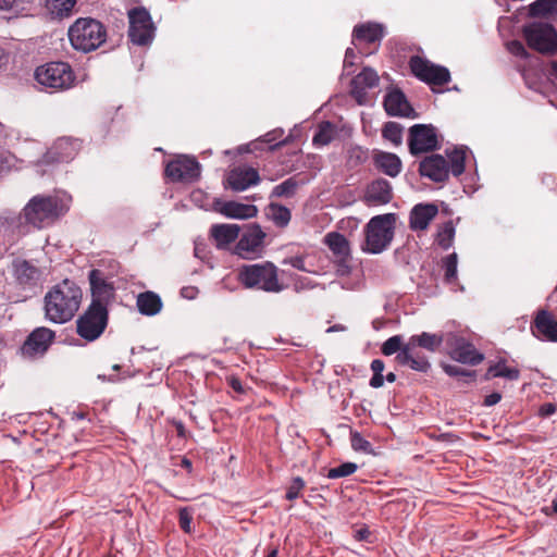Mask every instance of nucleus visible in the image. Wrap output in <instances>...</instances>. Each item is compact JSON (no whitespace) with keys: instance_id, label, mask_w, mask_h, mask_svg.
<instances>
[{"instance_id":"obj_1","label":"nucleus","mask_w":557,"mask_h":557,"mask_svg":"<svg viewBox=\"0 0 557 557\" xmlns=\"http://www.w3.org/2000/svg\"><path fill=\"white\" fill-rule=\"evenodd\" d=\"M83 293L78 285L70 280L57 284L45 296L46 318L54 323H65L77 312Z\"/></svg>"},{"instance_id":"obj_2","label":"nucleus","mask_w":557,"mask_h":557,"mask_svg":"<svg viewBox=\"0 0 557 557\" xmlns=\"http://www.w3.org/2000/svg\"><path fill=\"white\" fill-rule=\"evenodd\" d=\"M444 341L446 339L442 334L422 332L419 335H412L406 342V347L401 354L396 355L395 361L399 366L409 367L413 371L426 373L431 369V363L429 359L418 350V347L434 352Z\"/></svg>"},{"instance_id":"obj_3","label":"nucleus","mask_w":557,"mask_h":557,"mask_svg":"<svg viewBox=\"0 0 557 557\" xmlns=\"http://www.w3.org/2000/svg\"><path fill=\"white\" fill-rule=\"evenodd\" d=\"M396 221L395 213L379 214L371 218L363 228L362 251L372 255L385 251L394 239Z\"/></svg>"},{"instance_id":"obj_4","label":"nucleus","mask_w":557,"mask_h":557,"mask_svg":"<svg viewBox=\"0 0 557 557\" xmlns=\"http://www.w3.org/2000/svg\"><path fill=\"white\" fill-rule=\"evenodd\" d=\"M69 38L75 50L90 52L107 39L106 27L91 17H81L69 28Z\"/></svg>"},{"instance_id":"obj_5","label":"nucleus","mask_w":557,"mask_h":557,"mask_svg":"<svg viewBox=\"0 0 557 557\" xmlns=\"http://www.w3.org/2000/svg\"><path fill=\"white\" fill-rule=\"evenodd\" d=\"M69 210V206L55 196H35L25 206V220L36 227L54 222Z\"/></svg>"},{"instance_id":"obj_6","label":"nucleus","mask_w":557,"mask_h":557,"mask_svg":"<svg viewBox=\"0 0 557 557\" xmlns=\"http://www.w3.org/2000/svg\"><path fill=\"white\" fill-rule=\"evenodd\" d=\"M35 79L47 91L57 92L72 88L76 77L69 63L49 62L36 69Z\"/></svg>"},{"instance_id":"obj_7","label":"nucleus","mask_w":557,"mask_h":557,"mask_svg":"<svg viewBox=\"0 0 557 557\" xmlns=\"http://www.w3.org/2000/svg\"><path fill=\"white\" fill-rule=\"evenodd\" d=\"M238 280L247 288L278 290L276 267L269 261L243 265L238 272Z\"/></svg>"},{"instance_id":"obj_8","label":"nucleus","mask_w":557,"mask_h":557,"mask_svg":"<svg viewBox=\"0 0 557 557\" xmlns=\"http://www.w3.org/2000/svg\"><path fill=\"white\" fill-rule=\"evenodd\" d=\"M265 237L267 234L260 225L256 223L247 225L240 231L238 240L232 248V255L244 260L261 258L265 249Z\"/></svg>"},{"instance_id":"obj_9","label":"nucleus","mask_w":557,"mask_h":557,"mask_svg":"<svg viewBox=\"0 0 557 557\" xmlns=\"http://www.w3.org/2000/svg\"><path fill=\"white\" fill-rule=\"evenodd\" d=\"M108 309L103 304L91 302L87 310L76 321L77 334L92 342L99 338L108 325Z\"/></svg>"},{"instance_id":"obj_10","label":"nucleus","mask_w":557,"mask_h":557,"mask_svg":"<svg viewBox=\"0 0 557 557\" xmlns=\"http://www.w3.org/2000/svg\"><path fill=\"white\" fill-rule=\"evenodd\" d=\"M522 34L530 49L542 54L557 52V30L552 24L533 22L523 27Z\"/></svg>"},{"instance_id":"obj_11","label":"nucleus","mask_w":557,"mask_h":557,"mask_svg":"<svg viewBox=\"0 0 557 557\" xmlns=\"http://www.w3.org/2000/svg\"><path fill=\"white\" fill-rule=\"evenodd\" d=\"M409 67L418 79L433 87L444 86L450 81L448 69L436 65L420 55H412L410 58Z\"/></svg>"},{"instance_id":"obj_12","label":"nucleus","mask_w":557,"mask_h":557,"mask_svg":"<svg viewBox=\"0 0 557 557\" xmlns=\"http://www.w3.org/2000/svg\"><path fill=\"white\" fill-rule=\"evenodd\" d=\"M131 41L138 46L151 42L154 34V26L149 12L145 8H134L128 12Z\"/></svg>"},{"instance_id":"obj_13","label":"nucleus","mask_w":557,"mask_h":557,"mask_svg":"<svg viewBox=\"0 0 557 557\" xmlns=\"http://www.w3.org/2000/svg\"><path fill=\"white\" fill-rule=\"evenodd\" d=\"M408 147L412 156L440 149L436 128L431 124H416L409 128Z\"/></svg>"},{"instance_id":"obj_14","label":"nucleus","mask_w":557,"mask_h":557,"mask_svg":"<svg viewBox=\"0 0 557 557\" xmlns=\"http://www.w3.org/2000/svg\"><path fill=\"white\" fill-rule=\"evenodd\" d=\"M446 344L450 349V357L458 362L476 366L484 359V356L475 349L473 344L463 337L449 334Z\"/></svg>"},{"instance_id":"obj_15","label":"nucleus","mask_w":557,"mask_h":557,"mask_svg":"<svg viewBox=\"0 0 557 557\" xmlns=\"http://www.w3.org/2000/svg\"><path fill=\"white\" fill-rule=\"evenodd\" d=\"M165 175L175 182L195 181L200 176V164L195 158L181 157L166 164Z\"/></svg>"},{"instance_id":"obj_16","label":"nucleus","mask_w":557,"mask_h":557,"mask_svg":"<svg viewBox=\"0 0 557 557\" xmlns=\"http://www.w3.org/2000/svg\"><path fill=\"white\" fill-rule=\"evenodd\" d=\"M324 243L337 259V272L342 275L348 274L350 247L347 238L341 233L331 232L325 235Z\"/></svg>"},{"instance_id":"obj_17","label":"nucleus","mask_w":557,"mask_h":557,"mask_svg":"<svg viewBox=\"0 0 557 557\" xmlns=\"http://www.w3.org/2000/svg\"><path fill=\"white\" fill-rule=\"evenodd\" d=\"M54 336V332L48 327L35 329L22 346L23 354L28 357L42 356L52 344Z\"/></svg>"},{"instance_id":"obj_18","label":"nucleus","mask_w":557,"mask_h":557,"mask_svg":"<svg viewBox=\"0 0 557 557\" xmlns=\"http://www.w3.org/2000/svg\"><path fill=\"white\" fill-rule=\"evenodd\" d=\"M419 173L433 182L443 183L449 177L448 161L441 154L425 157L419 164Z\"/></svg>"},{"instance_id":"obj_19","label":"nucleus","mask_w":557,"mask_h":557,"mask_svg":"<svg viewBox=\"0 0 557 557\" xmlns=\"http://www.w3.org/2000/svg\"><path fill=\"white\" fill-rule=\"evenodd\" d=\"M240 231L237 224H213L209 234L218 249L232 252L233 244L238 240Z\"/></svg>"},{"instance_id":"obj_20","label":"nucleus","mask_w":557,"mask_h":557,"mask_svg":"<svg viewBox=\"0 0 557 557\" xmlns=\"http://www.w3.org/2000/svg\"><path fill=\"white\" fill-rule=\"evenodd\" d=\"M531 331L539 339L557 342V320L546 310L537 311L531 323Z\"/></svg>"},{"instance_id":"obj_21","label":"nucleus","mask_w":557,"mask_h":557,"mask_svg":"<svg viewBox=\"0 0 557 557\" xmlns=\"http://www.w3.org/2000/svg\"><path fill=\"white\" fill-rule=\"evenodd\" d=\"M259 182L258 169L252 166H237L231 170L226 177V185L235 191H243Z\"/></svg>"},{"instance_id":"obj_22","label":"nucleus","mask_w":557,"mask_h":557,"mask_svg":"<svg viewBox=\"0 0 557 557\" xmlns=\"http://www.w3.org/2000/svg\"><path fill=\"white\" fill-rule=\"evenodd\" d=\"M89 283L92 295L91 302L107 304L114 296V286L108 282L100 270L94 269L89 272Z\"/></svg>"},{"instance_id":"obj_23","label":"nucleus","mask_w":557,"mask_h":557,"mask_svg":"<svg viewBox=\"0 0 557 557\" xmlns=\"http://www.w3.org/2000/svg\"><path fill=\"white\" fill-rule=\"evenodd\" d=\"M77 149V140H73L71 138H59L46 152L44 161L46 163L69 162L75 157Z\"/></svg>"},{"instance_id":"obj_24","label":"nucleus","mask_w":557,"mask_h":557,"mask_svg":"<svg viewBox=\"0 0 557 557\" xmlns=\"http://www.w3.org/2000/svg\"><path fill=\"white\" fill-rule=\"evenodd\" d=\"M393 198L392 185L384 178L371 182L366 189L363 200L368 206H382Z\"/></svg>"},{"instance_id":"obj_25","label":"nucleus","mask_w":557,"mask_h":557,"mask_svg":"<svg viewBox=\"0 0 557 557\" xmlns=\"http://www.w3.org/2000/svg\"><path fill=\"white\" fill-rule=\"evenodd\" d=\"M384 108L386 113L392 116H416L414 110L399 89H395L385 96Z\"/></svg>"},{"instance_id":"obj_26","label":"nucleus","mask_w":557,"mask_h":557,"mask_svg":"<svg viewBox=\"0 0 557 557\" xmlns=\"http://www.w3.org/2000/svg\"><path fill=\"white\" fill-rule=\"evenodd\" d=\"M438 208L434 203L416 205L409 216V227L412 231L426 230L430 222L437 215Z\"/></svg>"},{"instance_id":"obj_27","label":"nucleus","mask_w":557,"mask_h":557,"mask_svg":"<svg viewBox=\"0 0 557 557\" xmlns=\"http://www.w3.org/2000/svg\"><path fill=\"white\" fill-rule=\"evenodd\" d=\"M377 84V73L370 67H364L351 81V95L357 99L359 103H362V99L367 96V89L373 88Z\"/></svg>"},{"instance_id":"obj_28","label":"nucleus","mask_w":557,"mask_h":557,"mask_svg":"<svg viewBox=\"0 0 557 557\" xmlns=\"http://www.w3.org/2000/svg\"><path fill=\"white\" fill-rule=\"evenodd\" d=\"M373 164L387 176L396 177L403 168L399 157L392 152L379 151L373 156Z\"/></svg>"},{"instance_id":"obj_29","label":"nucleus","mask_w":557,"mask_h":557,"mask_svg":"<svg viewBox=\"0 0 557 557\" xmlns=\"http://www.w3.org/2000/svg\"><path fill=\"white\" fill-rule=\"evenodd\" d=\"M384 36L383 27L374 23H366L355 26L352 30V39L367 42L375 44L380 42Z\"/></svg>"},{"instance_id":"obj_30","label":"nucleus","mask_w":557,"mask_h":557,"mask_svg":"<svg viewBox=\"0 0 557 557\" xmlns=\"http://www.w3.org/2000/svg\"><path fill=\"white\" fill-rule=\"evenodd\" d=\"M136 304L139 312L145 315H154L162 309L161 298L153 292L139 294Z\"/></svg>"},{"instance_id":"obj_31","label":"nucleus","mask_w":557,"mask_h":557,"mask_svg":"<svg viewBox=\"0 0 557 557\" xmlns=\"http://www.w3.org/2000/svg\"><path fill=\"white\" fill-rule=\"evenodd\" d=\"M253 205H246L236 201H227L221 208V213L232 219H249L257 214Z\"/></svg>"},{"instance_id":"obj_32","label":"nucleus","mask_w":557,"mask_h":557,"mask_svg":"<svg viewBox=\"0 0 557 557\" xmlns=\"http://www.w3.org/2000/svg\"><path fill=\"white\" fill-rule=\"evenodd\" d=\"M14 274L21 284H32L39 280L40 271L26 260L14 263Z\"/></svg>"},{"instance_id":"obj_33","label":"nucleus","mask_w":557,"mask_h":557,"mask_svg":"<svg viewBox=\"0 0 557 557\" xmlns=\"http://www.w3.org/2000/svg\"><path fill=\"white\" fill-rule=\"evenodd\" d=\"M494 377H505L509 381H517L520 377V370L518 368L508 367L505 360L491 364L484 375L485 380Z\"/></svg>"},{"instance_id":"obj_34","label":"nucleus","mask_w":557,"mask_h":557,"mask_svg":"<svg viewBox=\"0 0 557 557\" xmlns=\"http://www.w3.org/2000/svg\"><path fill=\"white\" fill-rule=\"evenodd\" d=\"M76 0H46V8L53 18H63L71 15Z\"/></svg>"},{"instance_id":"obj_35","label":"nucleus","mask_w":557,"mask_h":557,"mask_svg":"<svg viewBox=\"0 0 557 557\" xmlns=\"http://www.w3.org/2000/svg\"><path fill=\"white\" fill-rule=\"evenodd\" d=\"M336 135V127L331 122H322L315 132L312 143L315 146L329 145Z\"/></svg>"},{"instance_id":"obj_36","label":"nucleus","mask_w":557,"mask_h":557,"mask_svg":"<svg viewBox=\"0 0 557 557\" xmlns=\"http://www.w3.org/2000/svg\"><path fill=\"white\" fill-rule=\"evenodd\" d=\"M449 172L454 176H460L465 172L466 166V151L462 148H456L451 152L447 153Z\"/></svg>"},{"instance_id":"obj_37","label":"nucleus","mask_w":557,"mask_h":557,"mask_svg":"<svg viewBox=\"0 0 557 557\" xmlns=\"http://www.w3.org/2000/svg\"><path fill=\"white\" fill-rule=\"evenodd\" d=\"M449 172L454 176H460L465 172L466 166V151L462 148H456L451 152L447 153Z\"/></svg>"},{"instance_id":"obj_38","label":"nucleus","mask_w":557,"mask_h":557,"mask_svg":"<svg viewBox=\"0 0 557 557\" xmlns=\"http://www.w3.org/2000/svg\"><path fill=\"white\" fill-rule=\"evenodd\" d=\"M455 238V226L453 221L445 222L437 232L436 243L443 249L451 247Z\"/></svg>"},{"instance_id":"obj_39","label":"nucleus","mask_w":557,"mask_h":557,"mask_svg":"<svg viewBox=\"0 0 557 557\" xmlns=\"http://www.w3.org/2000/svg\"><path fill=\"white\" fill-rule=\"evenodd\" d=\"M531 16H545L557 13V0H536L530 4Z\"/></svg>"},{"instance_id":"obj_40","label":"nucleus","mask_w":557,"mask_h":557,"mask_svg":"<svg viewBox=\"0 0 557 557\" xmlns=\"http://www.w3.org/2000/svg\"><path fill=\"white\" fill-rule=\"evenodd\" d=\"M403 126L397 122L385 123L382 129V136L393 143L395 146H399L403 141Z\"/></svg>"},{"instance_id":"obj_41","label":"nucleus","mask_w":557,"mask_h":557,"mask_svg":"<svg viewBox=\"0 0 557 557\" xmlns=\"http://www.w3.org/2000/svg\"><path fill=\"white\" fill-rule=\"evenodd\" d=\"M405 347L406 343H404L403 336L394 335L383 343L381 351L384 356H392L394 354L398 355L401 354Z\"/></svg>"},{"instance_id":"obj_42","label":"nucleus","mask_w":557,"mask_h":557,"mask_svg":"<svg viewBox=\"0 0 557 557\" xmlns=\"http://www.w3.org/2000/svg\"><path fill=\"white\" fill-rule=\"evenodd\" d=\"M262 144H267L268 145V150L269 151L275 150L278 147V143L275 141V137L273 136V133H269V134H267L264 136V138L260 139L258 141H252V143H250L248 145L240 146L238 148V152L239 153H243V152H253L255 150L259 149V147Z\"/></svg>"},{"instance_id":"obj_43","label":"nucleus","mask_w":557,"mask_h":557,"mask_svg":"<svg viewBox=\"0 0 557 557\" xmlns=\"http://www.w3.org/2000/svg\"><path fill=\"white\" fill-rule=\"evenodd\" d=\"M370 368L373 372V375L369 382L370 386L373 388L382 387L384 384V376H383V371L385 369L384 361L381 359H374V360H372Z\"/></svg>"},{"instance_id":"obj_44","label":"nucleus","mask_w":557,"mask_h":557,"mask_svg":"<svg viewBox=\"0 0 557 557\" xmlns=\"http://www.w3.org/2000/svg\"><path fill=\"white\" fill-rule=\"evenodd\" d=\"M457 261L458 257L456 252L443 259V268L445 270L444 278L446 283H453L457 278Z\"/></svg>"},{"instance_id":"obj_45","label":"nucleus","mask_w":557,"mask_h":557,"mask_svg":"<svg viewBox=\"0 0 557 557\" xmlns=\"http://www.w3.org/2000/svg\"><path fill=\"white\" fill-rule=\"evenodd\" d=\"M358 469V466L354 462H344L338 467L331 468L327 471L326 476L329 479L345 478L354 474Z\"/></svg>"},{"instance_id":"obj_46","label":"nucleus","mask_w":557,"mask_h":557,"mask_svg":"<svg viewBox=\"0 0 557 557\" xmlns=\"http://www.w3.org/2000/svg\"><path fill=\"white\" fill-rule=\"evenodd\" d=\"M350 444L354 450L364 454H373L372 445L359 432L350 433Z\"/></svg>"},{"instance_id":"obj_47","label":"nucleus","mask_w":557,"mask_h":557,"mask_svg":"<svg viewBox=\"0 0 557 557\" xmlns=\"http://www.w3.org/2000/svg\"><path fill=\"white\" fill-rule=\"evenodd\" d=\"M306 487V482L302 478L296 476L292 480L289 485L286 487L285 498L287 500H294L301 496V492Z\"/></svg>"},{"instance_id":"obj_48","label":"nucleus","mask_w":557,"mask_h":557,"mask_svg":"<svg viewBox=\"0 0 557 557\" xmlns=\"http://www.w3.org/2000/svg\"><path fill=\"white\" fill-rule=\"evenodd\" d=\"M443 369L449 376L466 377L465 382H472L475 380V371L466 370L454 364H444Z\"/></svg>"},{"instance_id":"obj_49","label":"nucleus","mask_w":557,"mask_h":557,"mask_svg":"<svg viewBox=\"0 0 557 557\" xmlns=\"http://www.w3.org/2000/svg\"><path fill=\"white\" fill-rule=\"evenodd\" d=\"M191 512L187 508H182L178 513V522L182 530L186 533L191 532Z\"/></svg>"},{"instance_id":"obj_50","label":"nucleus","mask_w":557,"mask_h":557,"mask_svg":"<svg viewBox=\"0 0 557 557\" xmlns=\"http://www.w3.org/2000/svg\"><path fill=\"white\" fill-rule=\"evenodd\" d=\"M299 182L296 176L289 177L285 182L281 183V196H292L298 188Z\"/></svg>"},{"instance_id":"obj_51","label":"nucleus","mask_w":557,"mask_h":557,"mask_svg":"<svg viewBox=\"0 0 557 557\" xmlns=\"http://www.w3.org/2000/svg\"><path fill=\"white\" fill-rule=\"evenodd\" d=\"M507 47H508V50L510 51V53H512L516 57H520L522 59H525L529 57L528 52L525 50V47L519 40H512V41L508 42Z\"/></svg>"},{"instance_id":"obj_52","label":"nucleus","mask_w":557,"mask_h":557,"mask_svg":"<svg viewBox=\"0 0 557 557\" xmlns=\"http://www.w3.org/2000/svg\"><path fill=\"white\" fill-rule=\"evenodd\" d=\"M284 264H290L293 268L300 270V271H307L305 267V257L304 255H298L292 258H285L283 260Z\"/></svg>"},{"instance_id":"obj_53","label":"nucleus","mask_w":557,"mask_h":557,"mask_svg":"<svg viewBox=\"0 0 557 557\" xmlns=\"http://www.w3.org/2000/svg\"><path fill=\"white\" fill-rule=\"evenodd\" d=\"M556 410H557V406L555 404L545 403L540 407L539 414L542 418H546V417L554 414L556 412Z\"/></svg>"},{"instance_id":"obj_54","label":"nucleus","mask_w":557,"mask_h":557,"mask_svg":"<svg viewBox=\"0 0 557 557\" xmlns=\"http://www.w3.org/2000/svg\"><path fill=\"white\" fill-rule=\"evenodd\" d=\"M500 400H502V394L498 392H494V393L485 396V398L483 400V406L491 407V406L498 404Z\"/></svg>"},{"instance_id":"obj_55","label":"nucleus","mask_w":557,"mask_h":557,"mask_svg":"<svg viewBox=\"0 0 557 557\" xmlns=\"http://www.w3.org/2000/svg\"><path fill=\"white\" fill-rule=\"evenodd\" d=\"M230 385L233 388V391L238 393V394H244L246 392V389H245L243 383L240 382V380H238L236 377H231L230 379Z\"/></svg>"},{"instance_id":"obj_56","label":"nucleus","mask_w":557,"mask_h":557,"mask_svg":"<svg viewBox=\"0 0 557 557\" xmlns=\"http://www.w3.org/2000/svg\"><path fill=\"white\" fill-rule=\"evenodd\" d=\"M290 221V211L284 206H281V227L286 226Z\"/></svg>"},{"instance_id":"obj_57","label":"nucleus","mask_w":557,"mask_h":557,"mask_svg":"<svg viewBox=\"0 0 557 557\" xmlns=\"http://www.w3.org/2000/svg\"><path fill=\"white\" fill-rule=\"evenodd\" d=\"M370 535V531L367 528H361L356 531L355 539L358 541H366Z\"/></svg>"},{"instance_id":"obj_58","label":"nucleus","mask_w":557,"mask_h":557,"mask_svg":"<svg viewBox=\"0 0 557 557\" xmlns=\"http://www.w3.org/2000/svg\"><path fill=\"white\" fill-rule=\"evenodd\" d=\"M17 0H0V10H10Z\"/></svg>"},{"instance_id":"obj_59","label":"nucleus","mask_w":557,"mask_h":557,"mask_svg":"<svg viewBox=\"0 0 557 557\" xmlns=\"http://www.w3.org/2000/svg\"><path fill=\"white\" fill-rule=\"evenodd\" d=\"M194 288L193 287H185L182 289V295L186 298H193L194 297Z\"/></svg>"},{"instance_id":"obj_60","label":"nucleus","mask_w":557,"mask_h":557,"mask_svg":"<svg viewBox=\"0 0 557 557\" xmlns=\"http://www.w3.org/2000/svg\"><path fill=\"white\" fill-rule=\"evenodd\" d=\"M270 207L273 211L272 212L273 220L277 223L278 222V207L274 202H272Z\"/></svg>"},{"instance_id":"obj_61","label":"nucleus","mask_w":557,"mask_h":557,"mask_svg":"<svg viewBox=\"0 0 557 557\" xmlns=\"http://www.w3.org/2000/svg\"><path fill=\"white\" fill-rule=\"evenodd\" d=\"M8 62V55L4 50L0 48V67Z\"/></svg>"},{"instance_id":"obj_62","label":"nucleus","mask_w":557,"mask_h":557,"mask_svg":"<svg viewBox=\"0 0 557 557\" xmlns=\"http://www.w3.org/2000/svg\"><path fill=\"white\" fill-rule=\"evenodd\" d=\"M356 54H355V51L354 49L351 48H348L345 52V62H347L350 58H354Z\"/></svg>"},{"instance_id":"obj_63","label":"nucleus","mask_w":557,"mask_h":557,"mask_svg":"<svg viewBox=\"0 0 557 557\" xmlns=\"http://www.w3.org/2000/svg\"><path fill=\"white\" fill-rule=\"evenodd\" d=\"M386 381L389 383H394L396 381V374L394 372H389L385 376Z\"/></svg>"},{"instance_id":"obj_64","label":"nucleus","mask_w":557,"mask_h":557,"mask_svg":"<svg viewBox=\"0 0 557 557\" xmlns=\"http://www.w3.org/2000/svg\"><path fill=\"white\" fill-rule=\"evenodd\" d=\"M182 466H183L184 468L188 469V470H190V469H191V462H190V460H188V459H186V458H184V459L182 460Z\"/></svg>"}]
</instances>
